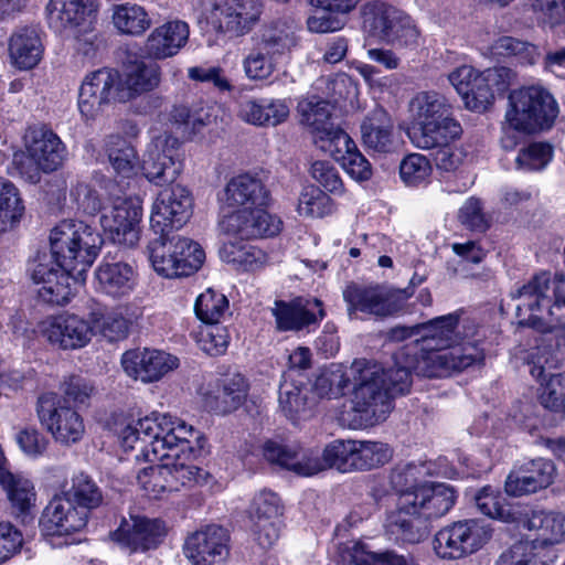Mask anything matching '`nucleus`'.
<instances>
[{"mask_svg": "<svg viewBox=\"0 0 565 565\" xmlns=\"http://www.w3.org/2000/svg\"><path fill=\"white\" fill-rule=\"evenodd\" d=\"M170 471L166 462L159 466L143 468L137 476L139 486L151 498H160L166 492H173Z\"/></svg>", "mask_w": 565, "mask_h": 565, "instance_id": "58", "label": "nucleus"}, {"mask_svg": "<svg viewBox=\"0 0 565 565\" xmlns=\"http://www.w3.org/2000/svg\"><path fill=\"white\" fill-rule=\"evenodd\" d=\"M392 457L388 445L380 441L355 440L353 469L369 470L385 465Z\"/></svg>", "mask_w": 565, "mask_h": 565, "instance_id": "54", "label": "nucleus"}, {"mask_svg": "<svg viewBox=\"0 0 565 565\" xmlns=\"http://www.w3.org/2000/svg\"><path fill=\"white\" fill-rule=\"evenodd\" d=\"M43 46L34 28H20L10 38L9 54L13 65L31 70L41 61Z\"/></svg>", "mask_w": 565, "mask_h": 565, "instance_id": "37", "label": "nucleus"}, {"mask_svg": "<svg viewBox=\"0 0 565 565\" xmlns=\"http://www.w3.org/2000/svg\"><path fill=\"white\" fill-rule=\"evenodd\" d=\"M558 115V106L552 94L541 86H527L509 95L505 113L504 136L501 145L513 149L516 140L509 130L532 135L550 129Z\"/></svg>", "mask_w": 565, "mask_h": 565, "instance_id": "4", "label": "nucleus"}, {"mask_svg": "<svg viewBox=\"0 0 565 565\" xmlns=\"http://www.w3.org/2000/svg\"><path fill=\"white\" fill-rule=\"evenodd\" d=\"M297 23L284 17L269 20L262 24L256 33L258 45L276 56L285 55L297 45Z\"/></svg>", "mask_w": 565, "mask_h": 565, "instance_id": "35", "label": "nucleus"}, {"mask_svg": "<svg viewBox=\"0 0 565 565\" xmlns=\"http://www.w3.org/2000/svg\"><path fill=\"white\" fill-rule=\"evenodd\" d=\"M492 532L486 520L457 521L435 534L434 551L443 559H461L481 550L491 540Z\"/></svg>", "mask_w": 565, "mask_h": 565, "instance_id": "9", "label": "nucleus"}, {"mask_svg": "<svg viewBox=\"0 0 565 565\" xmlns=\"http://www.w3.org/2000/svg\"><path fill=\"white\" fill-rule=\"evenodd\" d=\"M522 526L535 532V537L527 540L535 542L537 550L553 555L550 547L559 544L565 539V515L546 511H531L521 521Z\"/></svg>", "mask_w": 565, "mask_h": 565, "instance_id": "31", "label": "nucleus"}, {"mask_svg": "<svg viewBox=\"0 0 565 565\" xmlns=\"http://www.w3.org/2000/svg\"><path fill=\"white\" fill-rule=\"evenodd\" d=\"M556 468L552 460L531 459L513 469L505 480V492L513 497L534 493L554 481Z\"/></svg>", "mask_w": 565, "mask_h": 565, "instance_id": "27", "label": "nucleus"}, {"mask_svg": "<svg viewBox=\"0 0 565 565\" xmlns=\"http://www.w3.org/2000/svg\"><path fill=\"white\" fill-rule=\"evenodd\" d=\"M180 141L177 137L162 134L152 139L142 159L145 177L158 186L174 183L182 171Z\"/></svg>", "mask_w": 565, "mask_h": 565, "instance_id": "14", "label": "nucleus"}, {"mask_svg": "<svg viewBox=\"0 0 565 565\" xmlns=\"http://www.w3.org/2000/svg\"><path fill=\"white\" fill-rule=\"evenodd\" d=\"M108 159L114 170L124 177L134 174L138 164L135 148L119 137H116V142L108 149Z\"/></svg>", "mask_w": 565, "mask_h": 565, "instance_id": "62", "label": "nucleus"}, {"mask_svg": "<svg viewBox=\"0 0 565 565\" xmlns=\"http://www.w3.org/2000/svg\"><path fill=\"white\" fill-rule=\"evenodd\" d=\"M167 534V527L161 520L145 516H131L124 520L120 526L111 533V537L122 548L130 553L156 548Z\"/></svg>", "mask_w": 565, "mask_h": 565, "instance_id": "23", "label": "nucleus"}, {"mask_svg": "<svg viewBox=\"0 0 565 565\" xmlns=\"http://www.w3.org/2000/svg\"><path fill=\"white\" fill-rule=\"evenodd\" d=\"M174 254L178 258V277H186L196 273L205 260V252L202 246L181 235H174Z\"/></svg>", "mask_w": 565, "mask_h": 565, "instance_id": "53", "label": "nucleus"}, {"mask_svg": "<svg viewBox=\"0 0 565 565\" xmlns=\"http://www.w3.org/2000/svg\"><path fill=\"white\" fill-rule=\"evenodd\" d=\"M103 242L102 235L83 221L60 222L51 231V253H39L30 263L38 298L49 305L67 303L73 295L71 279L85 281Z\"/></svg>", "mask_w": 565, "mask_h": 565, "instance_id": "1", "label": "nucleus"}, {"mask_svg": "<svg viewBox=\"0 0 565 565\" xmlns=\"http://www.w3.org/2000/svg\"><path fill=\"white\" fill-rule=\"evenodd\" d=\"M161 81L160 66L154 62L136 58L126 65L124 78L119 82L118 100L127 102L156 89Z\"/></svg>", "mask_w": 565, "mask_h": 565, "instance_id": "32", "label": "nucleus"}, {"mask_svg": "<svg viewBox=\"0 0 565 565\" xmlns=\"http://www.w3.org/2000/svg\"><path fill=\"white\" fill-rule=\"evenodd\" d=\"M386 530L394 541L403 544H418L430 533L429 522L415 508L404 507L402 495L397 510L387 518Z\"/></svg>", "mask_w": 565, "mask_h": 565, "instance_id": "30", "label": "nucleus"}, {"mask_svg": "<svg viewBox=\"0 0 565 565\" xmlns=\"http://www.w3.org/2000/svg\"><path fill=\"white\" fill-rule=\"evenodd\" d=\"M364 147L377 153H390L396 148L394 122L382 107L371 110L361 124Z\"/></svg>", "mask_w": 565, "mask_h": 565, "instance_id": "34", "label": "nucleus"}, {"mask_svg": "<svg viewBox=\"0 0 565 565\" xmlns=\"http://www.w3.org/2000/svg\"><path fill=\"white\" fill-rule=\"evenodd\" d=\"M95 275L103 291L113 297L127 295L134 289L136 281L134 268L122 262L103 263Z\"/></svg>", "mask_w": 565, "mask_h": 565, "instance_id": "41", "label": "nucleus"}, {"mask_svg": "<svg viewBox=\"0 0 565 565\" xmlns=\"http://www.w3.org/2000/svg\"><path fill=\"white\" fill-rule=\"evenodd\" d=\"M477 509L484 515L510 522L512 513L505 504L504 498L490 486L483 487L475 497Z\"/></svg>", "mask_w": 565, "mask_h": 565, "instance_id": "59", "label": "nucleus"}, {"mask_svg": "<svg viewBox=\"0 0 565 565\" xmlns=\"http://www.w3.org/2000/svg\"><path fill=\"white\" fill-rule=\"evenodd\" d=\"M351 376L354 383L351 403L356 426H373L384 420L392 409V398L381 367L366 360H355L351 364Z\"/></svg>", "mask_w": 565, "mask_h": 565, "instance_id": "6", "label": "nucleus"}, {"mask_svg": "<svg viewBox=\"0 0 565 565\" xmlns=\"http://www.w3.org/2000/svg\"><path fill=\"white\" fill-rule=\"evenodd\" d=\"M81 509L87 510V514L102 505L104 495L95 480L85 472L75 473L71 480V487L63 493Z\"/></svg>", "mask_w": 565, "mask_h": 565, "instance_id": "46", "label": "nucleus"}, {"mask_svg": "<svg viewBox=\"0 0 565 565\" xmlns=\"http://www.w3.org/2000/svg\"><path fill=\"white\" fill-rule=\"evenodd\" d=\"M50 25L57 32L87 33L96 21V0H50L47 4Z\"/></svg>", "mask_w": 565, "mask_h": 565, "instance_id": "22", "label": "nucleus"}, {"mask_svg": "<svg viewBox=\"0 0 565 565\" xmlns=\"http://www.w3.org/2000/svg\"><path fill=\"white\" fill-rule=\"evenodd\" d=\"M159 236L148 244L149 259L153 269L167 278L178 277V258L174 254V235L154 232Z\"/></svg>", "mask_w": 565, "mask_h": 565, "instance_id": "43", "label": "nucleus"}, {"mask_svg": "<svg viewBox=\"0 0 565 565\" xmlns=\"http://www.w3.org/2000/svg\"><path fill=\"white\" fill-rule=\"evenodd\" d=\"M121 365L130 377L150 383L175 369L178 359L160 350L135 349L122 354Z\"/></svg>", "mask_w": 565, "mask_h": 565, "instance_id": "25", "label": "nucleus"}, {"mask_svg": "<svg viewBox=\"0 0 565 565\" xmlns=\"http://www.w3.org/2000/svg\"><path fill=\"white\" fill-rule=\"evenodd\" d=\"M412 296L408 289L386 290L380 286L363 287L355 284L348 286L343 298L352 318L356 311L386 317L399 311L403 302Z\"/></svg>", "mask_w": 565, "mask_h": 565, "instance_id": "17", "label": "nucleus"}, {"mask_svg": "<svg viewBox=\"0 0 565 565\" xmlns=\"http://www.w3.org/2000/svg\"><path fill=\"white\" fill-rule=\"evenodd\" d=\"M41 331L50 343L64 350L83 348L93 335L88 321L76 315L50 317L43 322Z\"/></svg>", "mask_w": 565, "mask_h": 565, "instance_id": "28", "label": "nucleus"}, {"mask_svg": "<svg viewBox=\"0 0 565 565\" xmlns=\"http://www.w3.org/2000/svg\"><path fill=\"white\" fill-rule=\"evenodd\" d=\"M87 510L66 495L54 497L43 511L40 524L46 535H68L82 531L88 522Z\"/></svg>", "mask_w": 565, "mask_h": 565, "instance_id": "26", "label": "nucleus"}, {"mask_svg": "<svg viewBox=\"0 0 565 565\" xmlns=\"http://www.w3.org/2000/svg\"><path fill=\"white\" fill-rule=\"evenodd\" d=\"M223 262L234 265L237 269L253 270L265 260L260 248L243 242H225L220 248Z\"/></svg>", "mask_w": 565, "mask_h": 565, "instance_id": "47", "label": "nucleus"}, {"mask_svg": "<svg viewBox=\"0 0 565 565\" xmlns=\"http://www.w3.org/2000/svg\"><path fill=\"white\" fill-rule=\"evenodd\" d=\"M524 361L531 375L542 383L554 374L553 371L558 369L562 362L558 354L548 345L533 348L526 353Z\"/></svg>", "mask_w": 565, "mask_h": 565, "instance_id": "55", "label": "nucleus"}, {"mask_svg": "<svg viewBox=\"0 0 565 565\" xmlns=\"http://www.w3.org/2000/svg\"><path fill=\"white\" fill-rule=\"evenodd\" d=\"M100 225L109 238L118 245L134 247L139 241V223L142 216L138 198H115L109 204L100 205Z\"/></svg>", "mask_w": 565, "mask_h": 565, "instance_id": "11", "label": "nucleus"}, {"mask_svg": "<svg viewBox=\"0 0 565 565\" xmlns=\"http://www.w3.org/2000/svg\"><path fill=\"white\" fill-rule=\"evenodd\" d=\"M350 382H352L351 366L331 364L316 379L313 388L320 397L337 398L344 395Z\"/></svg>", "mask_w": 565, "mask_h": 565, "instance_id": "51", "label": "nucleus"}, {"mask_svg": "<svg viewBox=\"0 0 565 565\" xmlns=\"http://www.w3.org/2000/svg\"><path fill=\"white\" fill-rule=\"evenodd\" d=\"M281 221L270 215L264 206L234 210L220 222L222 233L247 241L274 236L280 232Z\"/></svg>", "mask_w": 565, "mask_h": 565, "instance_id": "20", "label": "nucleus"}, {"mask_svg": "<svg viewBox=\"0 0 565 565\" xmlns=\"http://www.w3.org/2000/svg\"><path fill=\"white\" fill-rule=\"evenodd\" d=\"M413 125L452 117L451 105L437 92H420L409 103Z\"/></svg>", "mask_w": 565, "mask_h": 565, "instance_id": "42", "label": "nucleus"}, {"mask_svg": "<svg viewBox=\"0 0 565 565\" xmlns=\"http://www.w3.org/2000/svg\"><path fill=\"white\" fill-rule=\"evenodd\" d=\"M302 122L310 129L313 142L323 152H334L345 146L349 135L332 121L329 102L311 97L299 103Z\"/></svg>", "mask_w": 565, "mask_h": 565, "instance_id": "18", "label": "nucleus"}, {"mask_svg": "<svg viewBox=\"0 0 565 565\" xmlns=\"http://www.w3.org/2000/svg\"><path fill=\"white\" fill-rule=\"evenodd\" d=\"M484 362V351L475 342H467L450 350H420L412 360L415 374L424 377H444Z\"/></svg>", "mask_w": 565, "mask_h": 565, "instance_id": "10", "label": "nucleus"}, {"mask_svg": "<svg viewBox=\"0 0 565 565\" xmlns=\"http://www.w3.org/2000/svg\"><path fill=\"white\" fill-rule=\"evenodd\" d=\"M247 395V383L243 375L234 374L206 394V405L214 412L227 414L237 409Z\"/></svg>", "mask_w": 565, "mask_h": 565, "instance_id": "38", "label": "nucleus"}, {"mask_svg": "<svg viewBox=\"0 0 565 565\" xmlns=\"http://www.w3.org/2000/svg\"><path fill=\"white\" fill-rule=\"evenodd\" d=\"M119 92V73L114 68L103 67L88 73L78 89L77 106L82 117L96 120L103 116Z\"/></svg>", "mask_w": 565, "mask_h": 565, "instance_id": "13", "label": "nucleus"}, {"mask_svg": "<svg viewBox=\"0 0 565 565\" xmlns=\"http://www.w3.org/2000/svg\"><path fill=\"white\" fill-rule=\"evenodd\" d=\"M125 449L139 445L147 461H163L173 491L204 483L209 473L193 463L202 452L204 438L193 426L164 414H152L128 425L120 433Z\"/></svg>", "mask_w": 565, "mask_h": 565, "instance_id": "2", "label": "nucleus"}, {"mask_svg": "<svg viewBox=\"0 0 565 565\" xmlns=\"http://www.w3.org/2000/svg\"><path fill=\"white\" fill-rule=\"evenodd\" d=\"M113 22L121 33L129 35H141L151 25L147 11L135 3L116 6Z\"/></svg>", "mask_w": 565, "mask_h": 565, "instance_id": "50", "label": "nucleus"}, {"mask_svg": "<svg viewBox=\"0 0 565 565\" xmlns=\"http://www.w3.org/2000/svg\"><path fill=\"white\" fill-rule=\"evenodd\" d=\"M310 301L298 298L286 302L276 300L271 313L280 331H298L318 321L317 315L311 311Z\"/></svg>", "mask_w": 565, "mask_h": 565, "instance_id": "40", "label": "nucleus"}, {"mask_svg": "<svg viewBox=\"0 0 565 565\" xmlns=\"http://www.w3.org/2000/svg\"><path fill=\"white\" fill-rule=\"evenodd\" d=\"M419 338L405 344L403 356L419 354L420 350L444 349L450 350L454 347H461L478 334V327L473 321L460 320L458 312L434 318L418 324Z\"/></svg>", "mask_w": 565, "mask_h": 565, "instance_id": "8", "label": "nucleus"}, {"mask_svg": "<svg viewBox=\"0 0 565 565\" xmlns=\"http://www.w3.org/2000/svg\"><path fill=\"white\" fill-rule=\"evenodd\" d=\"M541 394L542 405L556 413L565 412V372L551 374Z\"/></svg>", "mask_w": 565, "mask_h": 565, "instance_id": "64", "label": "nucleus"}, {"mask_svg": "<svg viewBox=\"0 0 565 565\" xmlns=\"http://www.w3.org/2000/svg\"><path fill=\"white\" fill-rule=\"evenodd\" d=\"M519 323L547 330L565 320V279L541 271L511 291Z\"/></svg>", "mask_w": 565, "mask_h": 565, "instance_id": "3", "label": "nucleus"}, {"mask_svg": "<svg viewBox=\"0 0 565 565\" xmlns=\"http://www.w3.org/2000/svg\"><path fill=\"white\" fill-rule=\"evenodd\" d=\"M276 57L260 46L253 49L243 60L246 76L254 81L268 78L276 70Z\"/></svg>", "mask_w": 565, "mask_h": 565, "instance_id": "60", "label": "nucleus"}, {"mask_svg": "<svg viewBox=\"0 0 565 565\" xmlns=\"http://www.w3.org/2000/svg\"><path fill=\"white\" fill-rule=\"evenodd\" d=\"M23 211L24 206L15 185L0 178V234L6 232L11 223L17 222Z\"/></svg>", "mask_w": 565, "mask_h": 565, "instance_id": "56", "label": "nucleus"}, {"mask_svg": "<svg viewBox=\"0 0 565 565\" xmlns=\"http://www.w3.org/2000/svg\"><path fill=\"white\" fill-rule=\"evenodd\" d=\"M355 440L337 439L326 446L322 455L312 449L267 441L264 446L265 458L299 476H313L329 468L340 471L353 470Z\"/></svg>", "mask_w": 565, "mask_h": 565, "instance_id": "5", "label": "nucleus"}, {"mask_svg": "<svg viewBox=\"0 0 565 565\" xmlns=\"http://www.w3.org/2000/svg\"><path fill=\"white\" fill-rule=\"evenodd\" d=\"M136 318L129 306H118L105 313L94 312L92 328L107 341L117 342L128 337L129 327Z\"/></svg>", "mask_w": 565, "mask_h": 565, "instance_id": "39", "label": "nucleus"}, {"mask_svg": "<svg viewBox=\"0 0 565 565\" xmlns=\"http://www.w3.org/2000/svg\"><path fill=\"white\" fill-rule=\"evenodd\" d=\"M405 345L399 348L393 355L394 365L387 370L381 369V375L384 380L385 388L388 390L391 398L396 394H405L412 385V372L415 373V366L412 363L414 355L403 356Z\"/></svg>", "mask_w": 565, "mask_h": 565, "instance_id": "44", "label": "nucleus"}, {"mask_svg": "<svg viewBox=\"0 0 565 565\" xmlns=\"http://www.w3.org/2000/svg\"><path fill=\"white\" fill-rule=\"evenodd\" d=\"M461 126L452 117L413 125L409 131L412 142L420 149L448 146L461 135Z\"/></svg>", "mask_w": 565, "mask_h": 565, "instance_id": "36", "label": "nucleus"}, {"mask_svg": "<svg viewBox=\"0 0 565 565\" xmlns=\"http://www.w3.org/2000/svg\"><path fill=\"white\" fill-rule=\"evenodd\" d=\"M36 413L42 426L61 444H76L85 433L79 414L65 405L56 393L42 394L38 398Z\"/></svg>", "mask_w": 565, "mask_h": 565, "instance_id": "12", "label": "nucleus"}, {"mask_svg": "<svg viewBox=\"0 0 565 565\" xmlns=\"http://www.w3.org/2000/svg\"><path fill=\"white\" fill-rule=\"evenodd\" d=\"M262 13L257 0H221L212 4L209 20L217 33L241 38L254 29Z\"/></svg>", "mask_w": 565, "mask_h": 565, "instance_id": "16", "label": "nucleus"}, {"mask_svg": "<svg viewBox=\"0 0 565 565\" xmlns=\"http://www.w3.org/2000/svg\"><path fill=\"white\" fill-rule=\"evenodd\" d=\"M361 18L364 32L380 42L401 47L418 45L419 31L412 18L388 2H365L361 7Z\"/></svg>", "mask_w": 565, "mask_h": 565, "instance_id": "7", "label": "nucleus"}, {"mask_svg": "<svg viewBox=\"0 0 565 565\" xmlns=\"http://www.w3.org/2000/svg\"><path fill=\"white\" fill-rule=\"evenodd\" d=\"M334 152H326L342 162L343 169L356 181L370 180L373 171L369 160L358 150L354 141L349 137L345 146L338 147Z\"/></svg>", "mask_w": 565, "mask_h": 565, "instance_id": "52", "label": "nucleus"}, {"mask_svg": "<svg viewBox=\"0 0 565 565\" xmlns=\"http://www.w3.org/2000/svg\"><path fill=\"white\" fill-rule=\"evenodd\" d=\"M189 24L171 20L154 28L145 43V54L152 60H164L175 55L188 42Z\"/></svg>", "mask_w": 565, "mask_h": 565, "instance_id": "29", "label": "nucleus"}, {"mask_svg": "<svg viewBox=\"0 0 565 565\" xmlns=\"http://www.w3.org/2000/svg\"><path fill=\"white\" fill-rule=\"evenodd\" d=\"M330 198L315 185L303 188L298 200V212L308 217H322L330 212Z\"/></svg>", "mask_w": 565, "mask_h": 565, "instance_id": "61", "label": "nucleus"}, {"mask_svg": "<svg viewBox=\"0 0 565 565\" xmlns=\"http://www.w3.org/2000/svg\"><path fill=\"white\" fill-rule=\"evenodd\" d=\"M193 199L188 189L179 184L159 192L151 210L150 226L154 232L181 228L192 215Z\"/></svg>", "mask_w": 565, "mask_h": 565, "instance_id": "19", "label": "nucleus"}, {"mask_svg": "<svg viewBox=\"0 0 565 565\" xmlns=\"http://www.w3.org/2000/svg\"><path fill=\"white\" fill-rule=\"evenodd\" d=\"M309 390L303 383L285 380L279 387V406L290 419L306 418L310 414Z\"/></svg>", "mask_w": 565, "mask_h": 565, "instance_id": "45", "label": "nucleus"}, {"mask_svg": "<svg viewBox=\"0 0 565 565\" xmlns=\"http://www.w3.org/2000/svg\"><path fill=\"white\" fill-rule=\"evenodd\" d=\"M227 309V298L211 288L202 292L194 305L196 317L206 324H218Z\"/></svg>", "mask_w": 565, "mask_h": 565, "instance_id": "57", "label": "nucleus"}, {"mask_svg": "<svg viewBox=\"0 0 565 565\" xmlns=\"http://www.w3.org/2000/svg\"><path fill=\"white\" fill-rule=\"evenodd\" d=\"M457 492L448 483L426 482L402 495L404 507L415 508L429 522L447 514L455 505Z\"/></svg>", "mask_w": 565, "mask_h": 565, "instance_id": "24", "label": "nucleus"}, {"mask_svg": "<svg viewBox=\"0 0 565 565\" xmlns=\"http://www.w3.org/2000/svg\"><path fill=\"white\" fill-rule=\"evenodd\" d=\"M228 533L220 525H207L188 536L184 554L193 565H224L230 555Z\"/></svg>", "mask_w": 565, "mask_h": 565, "instance_id": "21", "label": "nucleus"}, {"mask_svg": "<svg viewBox=\"0 0 565 565\" xmlns=\"http://www.w3.org/2000/svg\"><path fill=\"white\" fill-rule=\"evenodd\" d=\"M554 555L537 550L535 542L519 541L505 550L494 565H550Z\"/></svg>", "mask_w": 565, "mask_h": 565, "instance_id": "48", "label": "nucleus"}, {"mask_svg": "<svg viewBox=\"0 0 565 565\" xmlns=\"http://www.w3.org/2000/svg\"><path fill=\"white\" fill-rule=\"evenodd\" d=\"M222 201L225 207L233 209V211L265 206L268 201V191L258 178L248 173L239 174L228 181Z\"/></svg>", "mask_w": 565, "mask_h": 565, "instance_id": "33", "label": "nucleus"}, {"mask_svg": "<svg viewBox=\"0 0 565 565\" xmlns=\"http://www.w3.org/2000/svg\"><path fill=\"white\" fill-rule=\"evenodd\" d=\"M533 11L544 28L553 30L565 24V0H535Z\"/></svg>", "mask_w": 565, "mask_h": 565, "instance_id": "63", "label": "nucleus"}, {"mask_svg": "<svg viewBox=\"0 0 565 565\" xmlns=\"http://www.w3.org/2000/svg\"><path fill=\"white\" fill-rule=\"evenodd\" d=\"M488 52L493 57H518L523 64H534L540 57L536 45L510 35L495 39L489 45Z\"/></svg>", "mask_w": 565, "mask_h": 565, "instance_id": "49", "label": "nucleus"}, {"mask_svg": "<svg viewBox=\"0 0 565 565\" xmlns=\"http://www.w3.org/2000/svg\"><path fill=\"white\" fill-rule=\"evenodd\" d=\"M66 154L64 143L52 130H33L26 146L25 161L21 162V173L31 182H38L40 172L50 173L57 170Z\"/></svg>", "mask_w": 565, "mask_h": 565, "instance_id": "15", "label": "nucleus"}]
</instances>
